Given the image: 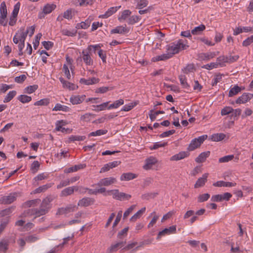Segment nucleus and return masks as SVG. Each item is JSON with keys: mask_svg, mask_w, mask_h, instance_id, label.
I'll use <instances>...</instances> for the list:
<instances>
[{"mask_svg": "<svg viewBox=\"0 0 253 253\" xmlns=\"http://www.w3.org/2000/svg\"><path fill=\"white\" fill-rule=\"evenodd\" d=\"M188 46L182 40H179L177 42L172 43L167 45L166 53L153 57L152 61L157 62L168 60L174 54L178 53L180 50L186 49Z\"/></svg>", "mask_w": 253, "mask_h": 253, "instance_id": "nucleus-1", "label": "nucleus"}, {"mask_svg": "<svg viewBox=\"0 0 253 253\" xmlns=\"http://www.w3.org/2000/svg\"><path fill=\"white\" fill-rule=\"evenodd\" d=\"M48 211L46 208H44L40 206L39 209H30L25 211L22 213L21 217H26L34 215V219L42 215H45L48 212Z\"/></svg>", "mask_w": 253, "mask_h": 253, "instance_id": "nucleus-2", "label": "nucleus"}, {"mask_svg": "<svg viewBox=\"0 0 253 253\" xmlns=\"http://www.w3.org/2000/svg\"><path fill=\"white\" fill-rule=\"evenodd\" d=\"M25 35L24 34L21 33V34L16 33L15 36L13 37V42L15 44H18V49H19V55H21L23 54L22 50L25 46Z\"/></svg>", "mask_w": 253, "mask_h": 253, "instance_id": "nucleus-3", "label": "nucleus"}, {"mask_svg": "<svg viewBox=\"0 0 253 253\" xmlns=\"http://www.w3.org/2000/svg\"><path fill=\"white\" fill-rule=\"evenodd\" d=\"M207 137L208 136L207 135H204L193 139L189 144L187 150L189 151H192L199 147Z\"/></svg>", "mask_w": 253, "mask_h": 253, "instance_id": "nucleus-4", "label": "nucleus"}, {"mask_svg": "<svg viewBox=\"0 0 253 253\" xmlns=\"http://www.w3.org/2000/svg\"><path fill=\"white\" fill-rule=\"evenodd\" d=\"M81 58L87 66H91L93 65V61L91 57V53L86 49H84L82 52Z\"/></svg>", "mask_w": 253, "mask_h": 253, "instance_id": "nucleus-5", "label": "nucleus"}, {"mask_svg": "<svg viewBox=\"0 0 253 253\" xmlns=\"http://www.w3.org/2000/svg\"><path fill=\"white\" fill-rule=\"evenodd\" d=\"M17 196V194L16 193H10L7 196H3L0 199V203L1 204H10L16 200Z\"/></svg>", "mask_w": 253, "mask_h": 253, "instance_id": "nucleus-6", "label": "nucleus"}, {"mask_svg": "<svg viewBox=\"0 0 253 253\" xmlns=\"http://www.w3.org/2000/svg\"><path fill=\"white\" fill-rule=\"evenodd\" d=\"M176 230V225H173L169 228H165L159 232L157 237V240H160L162 236L175 233Z\"/></svg>", "mask_w": 253, "mask_h": 253, "instance_id": "nucleus-7", "label": "nucleus"}, {"mask_svg": "<svg viewBox=\"0 0 253 253\" xmlns=\"http://www.w3.org/2000/svg\"><path fill=\"white\" fill-rule=\"evenodd\" d=\"M117 180L113 177H106L101 179L97 184L99 186H108L112 184L115 183Z\"/></svg>", "mask_w": 253, "mask_h": 253, "instance_id": "nucleus-8", "label": "nucleus"}, {"mask_svg": "<svg viewBox=\"0 0 253 253\" xmlns=\"http://www.w3.org/2000/svg\"><path fill=\"white\" fill-rule=\"evenodd\" d=\"M158 163V160L156 158L151 156L145 160V164L143 168L145 170L151 169L152 167Z\"/></svg>", "mask_w": 253, "mask_h": 253, "instance_id": "nucleus-9", "label": "nucleus"}, {"mask_svg": "<svg viewBox=\"0 0 253 253\" xmlns=\"http://www.w3.org/2000/svg\"><path fill=\"white\" fill-rule=\"evenodd\" d=\"M190 153L188 151H181L171 157L170 160L171 161H177L188 157Z\"/></svg>", "mask_w": 253, "mask_h": 253, "instance_id": "nucleus-10", "label": "nucleus"}, {"mask_svg": "<svg viewBox=\"0 0 253 253\" xmlns=\"http://www.w3.org/2000/svg\"><path fill=\"white\" fill-rule=\"evenodd\" d=\"M76 210V206L75 205H70L65 208H59L57 212V214H64L73 212Z\"/></svg>", "mask_w": 253, "mask_h": 253, "instance_id": "nucleus-11", "label": "nucleus"}, {"mask_svg": "<svg viewBox=\"0 0 253 253\" xmlns=\"http://www.w3.org/2000/svg\"><path fill=\"white\" fill-rule=\"evenodd\" d=\"M85 98V95H72L70 98V101L73 105H77L82 103Z\"/></svg>", "mask_w": 253, "mask_h": 253, "instance_id": "nucleus-12", "label": "nucleus"}, {"mask_svg": "<svg viewBox=\"0 0 253 253\" xmlns=\"http://www.w3.org/2000/svg\"><path fill=\"white\" fill-rule=\"evenodd\" d=\"M94 203V200L89 197H85L79 200L78 203L79 206L88 207L93 205Z\"/></svg>", "mask_w": 253, "mask_h": 253, "instance_id": "nucleus-13", "label": "nucleus"}, {"mask_svg": "<svg viewBox=\"0 0 253 253\" xmlns=\"http://www.w3.org/2000/svg\"><path fill=\"white\" fill-rule=\"evenodd\" d=\"M208 175L209 173H205L203 174L201 177L199 178L194 185V188H198L201 187H203L207 181V178Z\"/></svg>", "mask_w": 253, "mask_h": 253, "instance_id": "nucleus-14", "label": "nucleus"}, {"mask_svg": "<svg viewBox=\"0 0 253 253\" xmlns=\"http://www.w3.org/2000/svg\"><path fill=\"white\" fill-rule=\"evenodd\" d=\"M79 190V187L77 186H71L63 189L60 194L61 197H66L70 195H72L74 192V191H78Z\"/></svg>", "mask_w": 253, "mask_h": 253, "instance_id": "nucleus-15", "label": "nucleus"}, {"mask_svg": "<svg viewBox=\"0 0 253 253\" xmlns=\"http://www.w3.org/2000/svg\"><path fill=\"white\" fill-rule=\"evenodd\" d=\"M35 30V27L34 26H32L31 27H28L26 31H25L24 28H21L18 31L17 33L21 34V33L24 34L25 35V38H26L28 34L31 37L33 36Z\"/></svg>", "mask_w": 253, "mask_h": 253, "instance_id": "nucleus-16", "label": "nucleus"}, {"mask_svg": "<svg viewBox=\"0 0 253 253\" xmlns=\"http://www.w3.org/2000/svg\"><path fill=\"white\" fill-rule=\"evenodd\" d=\"M99 81L100 80L98 78L93 77L91 78H89L88 79H85L84 78L81 79L80 82L81 84L85 85H91L98 83L99 82Z\"/></svg>", "mask_w": 253, "mask_h": 253, "instance_id": "nucleus-17", "label": "nucleus"}, {"mask_svg": "<svg viewBox=\"0 0 253 253\" xmlns=\"http://www.w3.org/2000/svg\"><path fill=\"white\" fill-rule=\"evenodd\" d=\"M126 241L119 242L115 244L112 245L108 249V251L110 253L116 252L119 250V249H120L124 247L126 245Z\"/></svg>", "mask_w": 253, "mask_h": 253, "instance_id": "nucleus-18", "label": "nucleus"}, {"mask_svg": "<svg viewBox=\"0 0 253 253\" xmlns=\"http://www.w3.org/2000/svg\"><path fill=\"white\" fill-rule=\"evenodd\" d=\"M236 185L235 182H225L223 181H218L213 183V186L215 187H233Z\"/></svg>", "mask_w": 253, "mask_h": 253, "instance_id": "nucleus-19", "label": "nucleus"}, {"mask_svg": "<svg viewBox=\"0 0 253 253\" xmlns=\"http://www.w3.org/2000/svg\"><path fill=\"white\" fill-rule=\"evenodd\" d=\"M251 98L250 97V94L244 93L241 96L239 97L236 100L237 104H245L249 101Z\"/></svg>", "mask_w": 253, "mask_h": 253, "instance_id": "nucleus-20", "label": "nucleus"}, {"mask_svg": "<svg viewBox=\"0 0 253 253\" xmlns=\"http://www.w3.org/2000/svg\"><path fill=\"white\" fill-rule=\"evenodd\" d=\"M53 199L54 198L51 196H47L42 200L41 206L42 207L46 208L48 211L51 208L50 203L53 200Z\"/></svg>", "mask_w": 253, "mask_h": 253, "instance_id": "nucleus-21", "label": "nucleus"}, {"mask_svg": "<svg viewBox=\"0 0 253 253\" xmlns=\"http://www.w3.org/2000/svg\"><path fill=\"white\" fill-rule=\"evenodd\" d=\"M210 155V151H206L201 153L196 159L195 161L197 163H202L204 162L207 158L209 157Z\"/></svg>", "mask_w": 253, "mask_h": 253, "instance_id": "nucleus-22", "label": "nucleus"}, {"mask_svg": "<svg viewBox=\"0 0 253 253\" xmlns=\"http://www.w3.org/2000/svg\"><path fill=\"white\" fill-rule=\"evenodd\" d=\"M9 241L8 239L0 240V252L5 253L8 249Z\"/></svg>", "mask_w": 253, "mask_h": 253, "instance_id": "nucleus-23", "label": "nucleus"}, {"mask_svg": "<svg viewBox=\"0 0 253 253\" xmlns=\"http://www.w3.org/2000/svg\"><path fill=\"white\" fill-rule=\"evenodd\" d=\"M136 177V174L131 172L124 173L121 176L120 179L121 181H128L134 179Z\"/></svg>", "mask_w": 253, "mask_h": 253, "instance_id": "nucleus-24", "label": "nucleus"}, {"mask_svg": "<svg viewBox=\"0 0 253 253\" xmlns=\"http://www.w3.org/2000/svg\"><path fill=\"white\" fill-rule=\"evenodd\" d=\"M59 80L61 83L62 84L63 87L65 88H67L70 90H75L77 87L75 84L65 81L62 78H60Z\"/></svg>", "mask_w": 253, "mask_h": 253, "instance_id": "nucleus-25", "label": "nucleus"}, {"mask_svg": "<svg viewBox=\"0 0 253 253\" xmlns=\"http://www.w3.org/2000/svg\"><path fill=\"white\" fill-rule=\"evenodd\" d=\"M91 21V19L90 20L89 18H88L87 19L85 20V21L78 23L76 25V28L77 29H87L90 26Z\"/></svg>", "mask_w": 253, "mask_h": 253, "instance_id": "nucleus-26", "label": "nucleus"}, {"mask_svg": "<svg viewBox=\"0 0 253 253\" xmlns=\"http://www.w3.org/2000/svg\"><path fill=\"white\" fill-rule=\"evenodd\" d=\"M121 6H116V7H112L110 8L108 11H107L105 14L101 15L99 17H102L103 18H106L111 15H112L113 13H115L120 8Z\"/></svg>", "mask_w": 253, "mask_h": 253, "instance_id": "nucleus-27", "label": "nucleus"}, {"mask_svg": "<svg viewBox=\"0 0 253 253\" xmlns=\"http://www.w3.org/2000/svg\"><path fill=\"white\" fill-rule=\"evenodd\" d=\"M85 167V165L84 164H80L78 165H75L74 167H70L68 169H65L64 170L65 173H70L76 171L79 169H83Z\"/></svg>", "mask_w": 253, "mask_h": 253, "instance_id": "nucleus-28", "label": "nucleus"}, {"mask_svg": "<svg viewBox=\"0 0 253 253\" xmlns=\"http://www.w3.org/2000/svg\"><path fill=\"white\" fill-rule=\"evenodd\" d=\"M131 12L130 10L126 9L123 11L121 15L118 17V20L122 22L126 20L128 17L130 16Z\"/></svg>", "mask_w": 253, "mask_h": 253, "instance_id": "nucleus-29", "label": "nucleus"}, {"mask_svg": "<svg viewBox=\"0 0 253 253\" xmlns=\"http://www.w3.org/2000/svg\"><path fill=\"white\" fill-rule=\"evenodd\" d=\"M206 29V27L204 24H201L199 26L195 27L191 30V34L194 35L200 34Z\"/></svg>", "mask_w": 253, "mask_h": 253, "instance_id": "nucleus-30", "label": "nucleus"}, {"mask_svg": "<svg viewBox=\"0 0 253 253\" xmlns=\"http://www.w3.org/2000/svg\"><path fill=\"white\" fill-rule=\"evenodd\" d=\"M145 207H144L141 210H139L130 218V220L132 222L135 221L137 219L139 218L142 216L143 213L145 211Z\"/></svg>", "mask_w": 253, "mask_h": 253, "instance_id": "nucleus-31", "label": "nucleus"}, {"mask_svg": "<svg viewBox=\"0 0 253 253\" xmlns=\"http://www.w3.org/2000/svg\"><path fill=\"white\" fill-rule=\"evenodd\" d=\"M65 125V122L63 121H57L56 123V130L60 131L62 132H66L67 130H69V128H65L63 127V126Z\"/></svg>", "mask_w": 253, "mask_h": 253, "instance_id": "nucleus-32", "label": "nucleus"}, {"mask_svg": "<svg viewBox=\"0 0 253 253\" xmlns=\"http://www.w3.org/2000/svg\"><path fill=\"white\" fill-rule=\"evenodd\" d=\"M226 135L222 133H215L211 136V140L213 141H219L224 139Z\"/></svg>", "mask_w": 253, "mask_h": 253, "instance_id": "nucleus-33", "label": "nucleus"}, {"mask_svg": "<svg viewBox=\"0 0 253 253\" xmlns=\"http://www.w3.org/2000/svg\"><path fill=\"white\" fill-rule=\"evenodd\" d=\"M52 110L55 111H62L63 112H68L70 110V108L67 106L57 103L53 108Z\"/></svg>", "mask_w": 253, "mask_h": 253, "instance_id": "nucleus-34", "label": "nucleus"}, {"mask_svg": "<svg viewBox=\"0 0 253 253\" xmlns=\"http://www.w3.org/2000/svg\"><path fill=\"white\" fill-rule=\"evenodd\" d=\"M124 101L123 99H120L119 100L115 101L113 103L110 104L108 107V109H116L119 106L123 105Z\"/></svg>", "mask_w": 253, "mask_h": 253, "instance_id": "nucleus-35", "label": "nucleus"}, {"mask_svg": "<svg viewBox=\"0 0 253 253\" xmlns=\"http://www.w3.org/2000/svg\"><path fill=\"white\" fill-rule=\"evenodd\" d=\"M127 32V29L124 26H118L111 30L112 34H124Z\"/></svg>", "mask_w": 253, "mask_h": 253, "instance_id": "nucleus-36", "label": "nucleus"}, {"mask_svg": "<svg viewBox=\"0 0 253 253\" xmlns=\"http://www.w3.org/2000/svg\"><path fill=\"white\" fill-rule=\"evenodd\" d=\"M179 79L180 80V82L181 84L182 85L183 88L186 89L187 90H190V85L187 82L186 77L184 75H180L179 77Z\"/></svg>", "mask_w": 253, "mask_h": 253, "instance_id": "nucleus-37", "label": "nucleus"}, {"mask_svg": "<svg viewBox=\"0 0 253 253\" xmlns=\"http://www.w3.org/2000/svg\"><path fill=\"white\" fill-rule=\"evenodd\" d=\"M61 33L63 35L67 36L69 37H74L77 34V30H69L67 29H64L61 30Z\"/></svg>", "mask_w": 253, "mask_h": 253, "instance_id": "nucleus-38", "label": "nucleus"}, {"mask_svg": "<svg viewBox=\"0 0 253 253\" xmlns=\"http://www.w3.org/2000/svg\"><path fill=\"white\" fill-rule=\"evenodd\" d=\"M240 92V88L238 85H235L233 87L231 88L228 93L229 97H232Z\"/></svg>", "mask_w": 253, "mask_h": 253, "instance_id": "nucleus-39", "label": "nucleus"}, {"mask_svg": "<svg viewBox=\"0 0 253 253\" xmlns=\"http://www.w3.org/2000/svg\"><path fill=\"white\" fill-rule=\"evenodd\" d=\"M75 11L73 9H69L66 10L63 14V17L68 20H70L74 15Z\"/></svg>", "mask_w": 253, "mask_h": 253, "instance_id": "nucleus-40", "label": "nucleus"}, {"mask_svg": "<svg viewBox=\"0 0 253 253\" xmlns=\"http://www.w3.org/2000/svg\"><path fill=\"white\" fill-rule=\"evenodd\" d=\"M216 55L215 52H210L207 53H202L201 54L200 57L202 59L204 60H209L213 58Z\"/></svg>", "mask_w": 253, "mask_h": 253, "instance_id": "nucleus-41", "label": "nucleus"}, {"mask_svg": "<svg viewBox=\"0 0 253 253\" xmlns=\"http://www.w3.org/2000/svg\"><path fill=\"white\" fill-rule=\"evenodd\" d=\"M53 185L52 183H48L42 185L36 189L34 191V193H39L46 191L47 189L51 187Z\"/></svg>", "mask_w": 253, "mask_h": 253, "instance_id": "nucleus-42", "label": "nucleus"}, {"mask_svg": "<svg viewBox=\"0 0 253 253\" xmlns=\"http://www.w3.org/2000/svg\"><path fill=\"white\" fill-rule=\"evenodd\" d=\"M16 95V91L15 90H12L9 91L5 97L3 102L7 103L11 100L13 97Z\"/></svg>", "mask_w": 253, "mask_h": 253, "instance_id": "nucleus-43", "label": "nucleus"}, {"mask_svg": "<svg viewBox=\"0 0 253 253\" xmlns=\"http://www.w3.org/2000/svg\"><path fill=\"white\" fill-rule=\"evenodd\" d=\"M141 19L140 16L137 15H132L130 16L128 19L127 23L130 25H133L135 23L138 22Z\"/></svg>", "mask_w": 253, "mask_h": 253, "instance_id": "nucleus-44", "label": "nucleus"}, {"mask_svg": "<svg viewBox=\"0 0 253 253\" xmlns=\"http://www.w3.org/2000/svg\"><path fill=\"white\" fill-rule=\"evenodd\" d=\"M108 103L109 102H106L102 103L99 105L93 106V107H94V108L93 110L97 112L104 110L107 108Z\"/></svg>", "mask_w": 253, "mask_h": 253, "instance_id": "nucleus-45", "label": "nucleus"}, {"mask_svg": "<svg viewBox=\"0 0 253 253\" xmlns=\"http://www.w3.org/2000/svg\"><path fill=\"white\" fill-rule=\"evenodd\" d=\"M56 7L54 4H46L43 8V12L44 14H49L52 12Z\"/></svg>", "mask_w": 253, "mask_h": 253, "instance_id": "nucleus-46", "label": "nucleus"}, {"mask_svg": "<svg viewBox=\"0 0 253 253\" xmlns=\"http://www.w3.org/2000/svg\"><path fill=\"white\" fill-rule=\"evenodd\" d=\"M41 202L40 199H37L28 201L24 203V206L26 207H31L32 206H37Z\"/></svg>", "mask_w": 253, "mask_h": 253, "instance_id": "nucleus-47", "label": "nucleus"}, {"mask_svg": "<svg viewBox=\"0 0 253 253\" xmlns=\"http://www.w3.org/2000/svg\"><path fill=\"white\" fill-rule=\"evenodd\" d=\"M92 116H93V115L91 113H85L84 114L81 115L80 120L84 122H89L91 121V117Z\"/></svg>", "mask_w": 253, "mask_h": 253, "instance_id": "nucleus-48", "label": "nucleus"}, {"mask_svg": "<svg viewBox=\"0 0 253 253\" xmlns=\"http://www.w3.org/2000/svg\"><path fill=\"white\" fill-rule=\"evenodd\" d=\"M107 133V130L106 129H99L95 131L90 132L88 134V137L100 136L102 135L105 134Z\"/></svg>", "mask_w": 253, "mask_h": 253, "instance_id": "nucleus-49", "label": "nucleus"}, {"mask_svg": "<svg viewBox=\"0 0 253 253\" xmlns=\"http://www.w3.org/2000/svg\"><path fill=\"white\" fill-rule=\"evenodd\" d=\"M185 74L194 72L195 71V68L193 64H189L182 70Z\"/></svg>", "mask_w": 253, "mask_h": 253, "instance_id": "nucleus-50", "label": "nucleus"}, {"mask_svg": "<svg viewBox=\"0 0 253 253\" xmlns=\"http://www.w3.org/2000/svg\"><path fill=\"white\" fill-rule=\"evenodd\" d=\"M40 239L38 236L36 235H30L25 237V240L27 243H34Z\"/></svg>", "mask_w": 253, "mask_h": 253, "instance_id": "nucleus-51", "label": "nucleus"}, {"mask_svg": "<svg viewBox=\"0 0 253 253\" xmlns=\"http://www.w3.org/2000/svg\"><path fill=\"white\" fill-rule=\"evenodd\" d=\"M151 215H154V216H153L152 219L151 220V221L149 222V223L148 225V228H149L153 227L155 224V223H156L157 220L158 219V218L159 217V215H156L155 211H153V212H152L151 213Z\"/></svg>", "mask_w": 253, "mask_h": 253, "instance_id": "nucleus-52", "label": "nucleus"}, {"mask_svg": "<svg viewBox=\"0 0 253 253\" xmlns=\"http://www.w3.org/2000/svg\"><path fill=\"white\" fill-rule=\"evenodd\" d=\"M164 113L165 112L163 111H158L154 112L153 110H151L149 112V117L151 120L154 121L159 114Z\"/></svg>", "mask_w": 253, "mask_h": 253, "instance_id": "nucleus-53", "label": "nucleus"}, {"mask_svg": "<svg viewBox=\"0 0 253 253\" xmlns=\"http://www.w3.org/2000/svg\"><path fill=\"white\" fill-rule=\"evenodd\" d=\"M114 89V87L102 86L97 88L95 90V92L97 93H104L109 90H112Z\"/></svg>", "mask_w": 253, "mask_h": 253, "instance_id": "nucleus-54", "label": "nucleus"}, {"mask_svg": "<svg viewBox=\"0 0 253 253\" xmlns=\"http://www.w3.org/2000/svg\"><path fill=\"white\" fill-rule=\"evenodd\" d=\"M18 99L23 103L29 102L31 101L32 98L26 95H21L18 96Z\"/></svg>", "mask_w": 253, "mask_h": 253, "instance_id": "nucleus-55", "label": "nucleus"}, {"mask_svg": "<svg viewBox=\"0 0 253 253\" xmlns=\"http://www.w3.org/2000/svg\"><path fill=\"white\" fill-rule=\"evenodd\" d=\"M233 109L230 106H225L221 110V115L225 116L228 115L232 112Z\"/></svg>", "mask_w": 253, "mask_h": 253, "instance_id": "nucleus-56", "label": "nucleus"}, {"mask_svg": "<svg viewBox=\"0 0 253 253\" xmlns=\"http://www.w3.org/2000/svg\"><path fill=\"white\" fill-rule=\"evenodd\" d=\"M49 103V100L48 98H43L36 101L34 103L35 106H46Z\"/></svg>", "mask_w": 253, "mask_h": 253, "instance_id": "nucleus-57", "label": "nucleus"}, {"mask_svg": "<svg viewBox=\"0 0 253 253\" xmlns=\"http://www.w3.org/2000/svg\"><path fill=\"white\" fill-rule=\"evenodd\" d=\"M210 197V195L208 193L199 195L198 197V202L202 203L207 201Z\"/></svg>", "mask_w": 253, "mask_h": 253, "instance_id": "nucleus-58", "label": "nucleus"}, {"mask_svg": "<svg viewBox=\"0 0 253 253\" xmlns=\"http://www.w3.org/2000/svg\"><path fill=\"white\" fill-rule=\"evenodd\" d=\"M135 2L137 3V7L139 9L146 7L148 4L147 0H137Z\"/></svg>", "mask_w": 253, "mask_h": 253, "instance_id": "nucleus-59", "label": "nucleus"}, {"mask_svg": "<svg viewBox=\"0 0 253 253\" xmlns=\"http://www.w3.org/2000/svg\"><path fill=\"white\" fill-rule=\"evenodd\" d=\"M38 88V85L36 84H34L33 85H30L27 86L25 88V92L31 94L35 92Z\"/></svg>", "mask_w": 253, "mask_h": 253, "instance_id": "nucleus-60", "label": "nucleus"}, {"mask_svg": "<svg viewBox=\"0 0 253 253\" xmlns=\"http://www.w3.org/2000/svg\"><path fill=\"white\" fill-rule=\"evenodd\" d=\"M234 158V155H227L219 159V162L220 163H226L231 161Z\"/></svg>", "mask_w": 253, "mask_h": 253, "instance_id": "nucleus-61", "label": "nucleus"}, {"mask_svg": "<svg viewBox=\"0 0 253 253\" xmlns=\"http://www.w3.org/2000/svg\"><path fill=\"white\" fill-rule=\"evenodd\" d=\"M0 13L1 16H7V9L4 2L1 3L0 7Z\"/></svg>", "mask_w": 253, "mask_h": 253, "instance_id": "nucleus-62", "label": "nucleus"}, {"mask_svg": "<svg viewBox=\"0 0 253 253\" xmlns=\"http://www.w3.org/2000/svg\"><path fill=\"white\" fill-rule=\"evenodd\" d=\"M138 245V243L137 242H133L128 244L127 245L125 246L123 250L124 251H128L132 249L133 251V249L136 247Z\"/></svg>", "mask_w": 253, "mask_h": 253, "instance_id": "nucleus-63", "label": "nucleus"}, {"mask_svg": "<svg viewBox=\"0 0 253 253\" xmlns=\"http://www.w3.org/2000/svg\"><path fill=\"white\" fill-rule=\"evenodd\" d=\"M253 42V35L248 37L245 40H244L242 42V45L243 46L247 47L250 44H251Z\"/></svg>", "mask_w": 253, "mask_h": 253, "instance_id": "nucleus-64", "label": "nucleus"}]
</instances>
